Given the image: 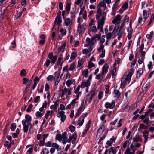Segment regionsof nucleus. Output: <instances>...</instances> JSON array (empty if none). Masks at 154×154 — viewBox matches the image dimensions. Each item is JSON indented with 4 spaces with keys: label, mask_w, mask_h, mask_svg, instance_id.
<instances>
[{
    "label": "nucleus",
    "mask_w": 154,
    "mask_h": 154,
    "mask_svg": "<svg viewBox=\"0 0 154 154\" xmlns=\"http://www.w3.org/2000/svg\"><path fill=\"white\" fill-rule=\"evenodd\" d=\"M65 106H60L58 109V112L57 116L59 118L61 117L60 120L62 122H63L66 119V116L64 115L65 112L62 110H65Z\"/></svg>",
    "instance_id": "1"
},
{
    "label": "nucleus",
    "mask_w": 154,
    "mask_h": 154,
    "mask_svg": "<svg viewBox=\"0 0 154 154\" xmlns=\"http://www.w3.org/2000/svg\"><path fill=\"white\" fill-rule=\"evenodd\" d=\"M86 28V26L85 23H83L82 25H78L77 31L79 34H80L84 32Z\"/></svg>",
    "instance_id": "2"
},
{
    "label": "nucleus",
    "mask_w": 154,
    "mask_h": 154,
    "mask_svg": "<svg viewBox=\"0 0 154 154\" xmlns=\"http://www.w3.org/2000/svg\"><path fill=\"white\" fill-rule=\"evenodd\" d=\"M105 20V18L103 16L102 17L101 20H99V19L97 21V28L98 29H100V28H103V26Z\"/></svg>",
    "instance_id": "3"
},
{
    "label": "nucleus",
    "mask_w": 154,
    "mask_h": 154,
    "mask_svg": "<svg viewBox=\"0 0 154 154\" xmlns=\"http://www.w3.org/2000/svg\"><path fill=\"white\" fill-rule=\"evenodd\" d=\"M109 66L107 63L106 64L103 66L101 72V77H103L108 72V70Z\"/></svg>",
    "instance_id": "4"
},
{
    "label": "nucleus",
    "mask_w": 154,
    "mask_h": 154,
    "mask_svg": "<svg viewBox=\"0 0 154 154\" xmlns=\"http://www.w3.org/2000/svg\"><path fill=\"white\" fill-rule=\"evenodd\" d=\"M123 32V30L119 29V27L118 26H115L113 32V33L114 35L116 34L117 33V35H122Z\"/></svg>",
    "instance_id": "5"
},
{
    "label": "nucleus",
    "mask_w": 154,
    "mask_h": 154,
    "mask_svg": "<svg viewBox=\"0 0 154 154\" xmlns=\"http://www.w3.org/2000/svg\"><path fill=\"white\" fill-rule=\"evenodd\" d=\"M97 38V35L93 36L91 39H90V38H87L86 39V41L88 43L89 45H91L93 44L94 42L95 39Z\"/></svg>",
    "instance_id": "6"
},
{
    "label": "nucleus",
    "mask_w": 154,
    "mask_h": 154,
    "mask_svg": "<svg viewBox=\"0 0 154 154\" xmlns=\"http://www.w3.org/2000/svg\"><path fill=\"white\" fill-rule=\"evenodd\" d=\"M121 20L120 15L119 14L116 16L112 20V23L115 25L118 24L120 23Z\"/></svg>",
    "instance_id": "7"
},
{
    "label": "nucleus",
    "mask_w": 154,
    "mask_h": 154,
    "mask_svg": "<svg viewBox=\"0 0 154 154\" xmlns=\"http://www.w3.org/2000/svg\"><path fill=\"white\" fill-rule=\"evenodd\" d=\"M90 82L89 80H88L85 81L83 80L81 84V87L82 88H83L85 86L88 87L90 85Z\"/></svg>",
    "instance_id": "8"
},
{
    "label": "nucleus",
    "mask_w": 154,
    "mask_h": 154,
    "mask_svg": "<svg viewBox=\"0 0 154 154\" xmlns=\"http://www.w3.org/2000/svg\"><path fill=\"white\" fill-rule=\"evenodd\" d=\"M22 123L23 126V131L25 133H27L28 129V126L26 125V120L23 119L22 121Z\"/></svg>",
    "instance_id": "9"
},
{
    "label": "nucleus",
    "mask_w": 154,
    "mask_h": 154,
    "mask_svg": "<svg viewBox=\"0 0 154 154\" xmlns=\"http://www.w3.org/2000/svg\"><path fill=\"white\" fill-rule=\"evenodd\" d=\"M102 13L101 8L100 7L98 8L97 12V14L96 16V19L98 20L101 16Z\"/></svg>",
    "instance_id": "10"
},
{
    "label": "nucleus",
    "mask_w": 154,
    "mask_h": 154,
    "mask_svg": "<svg viewBox=\"0 0 154 154\" xmlns=\"http://www.w3.org/2000/svg\"><path fill=\"white\" fill-rule=\"evenodd\" d=\"M143 18L144 22H145L146 20L149 17V14L148 11L146 10H144L143 11Z\"/></svg>",
    "instance_id": "11"
},
{
    "label": "nucleus",
    "mask_w": 154,
    "mask_h": 154,
    "mask_svg": "<svg viewBox=\"0 0 154 154\" xmlns=\"http://www.w3.org/2000/svg\"><path fill=\"white\" fill-rule=\"evenodd\" d=\"M104 126V125L103 124H102L100 125V128L98 129L97 134L98 135L100 136L102 133L104 131V130H103L102 127Z\"/></svg>",
    "instance_id": "12"
},
{
    "label": "nucleus",
    "mask_w": 154,
    "mask_h": 154,
    "mask_svg": "<svg viewBox=\"0 0 154 154\" xmlns=\"http://www.w3.org/2000/svg\"><path fill=\"white\" fill-rule=\"evenodd\" d=\"M143 70L142 68L139 69L137 72V77L140 78L143 73Z\"/></svg>",
    "instance_id": "13"
},
{
    "label": "nucleus",
    "mask_w": 154,
    "mask_h": 154,
    "mask_svg": "<svg viewBox=\"0 0 154 154\" xmlns=\"http://www.w3.org/2000/svg\"><path fill=\"white\" fill-rule=\"evenodd\" d=\"M66 43H65L61 45L58 49V52L62 51V53L64 52L65 51V48L66 46Z\"/></svg>",
    "instance_id": "14"
},
{
    "label": "nucleus",
    "mask_w": 154,
    "mask_h": 154,
    "mask_svg": "<svg viewBox=\"0 0 154 154\" xmlns=\"http://www.w3.org/2000/svg\"><path fill=\"white\" fill-rule=\"evenodd\" d=\"M97 92V90H92L90 94L88 95H89L90 97L93 98L95 96Z\"/></svg>",
    "instance_id": "15"
},
{
    "label": "nucleus",
    "mask_w": 154,
    "mask_h": 154,
    "mask_svg": "<svg viewBox=\"0 0 154 154\" xmlns=\"http://www.w3.org/2000/svg\"><path fill=\"white\" fill-rule=\"evenodd\" d=\"M62 22V20L61 19V17H58L57 18V17H56L55 21V24L56 23L57 24L59 25Z\"/></svg>",
    "instance_id": "16"
},
{
    "label": "nucleus",
    "mask_w": 154,
    "mask_h": 154,
    "mask_svg": "<svg viewBox=\"0 0 154 154\" xmlns=\"http://www.w3.org/2000/svg\"><path fill=\"white\" fill-rule=\"evenodd\" d=\"M10 124V121L9 120H8L7 121V123L6 124V126L4 130L3 131V134L5 135L6 134L7 131L8 130V126Z\"/></svg>",
    "instance_id": "17"
},
{
    "label": "nucleus",
    "mask_w": 154,
    "mask_h": 154,
    "mask_svg": "<svg viewBox=\"0 0 154 154\" xmlns=\"http://www.w3.org/2000/svg\"><path fill=\"white\" fill-rule=\"evenodd\" d=\"M114 94H115L114 97L117 98H119L120 96V93L119 92V91L118 90L115 89L114 91Z\"/></svg>",
    "instance_id": "18"
},
{
    "label": "nucleus",
    "mask_w": 154,
    "mask_h": 154,
    "mask_svg": "<svg viewBox=\"0 0 154 154\" xmlns=\"http://www.w3.org/2000/svg\"><path fill=\"white\" fill-rule=\"evenodd\" d=\"M134 152L131 151V149L130 148H128L125 152V154H134Z\"/></svg>",
    "instance_id": "19"
},
{
    "label": "nucleus",
    "mask_w": 154,
    "mask_h": 154,
    "mask_svg": "<svg viewBox=\"0 0 154 154\" xmlns=\"http://www.w3.org/2000/svg\"><path fill=\"white\" fill-rule=\"evenodd\" d=\"M77 53L76 52L73 51L71 53L70 59L71 60L74 59L77 56Z\"/></svg>",
    "instance_id": "20"
},
{
    "label": "nucleus",
    "mask_w": 154,
    "mask_h": 154,
    "mask_svg": "<svg viewBox=\"0 0 154 154\" xmlns=\"http://www.w3.org/2000/svg\"><path fill=\"white\" fill-rule=\"evenodd\" d=\"M92 98L90 97L89 95H87L86 97V98L85 100V102L87 103H89L91 101Z\"/></svg>",
    "instance_id": "21"
},
{
    "label": "nucleus",
    "mask_w": 154,
    "mask_h": 154,
    "mask_svg": "<svg viewBox=\"0 0 154 154\" xmlns=\"http://www.w3.org/2000/svg\"><path fill=\"white\" fill-rule=\"evenodd\" d=\"M76 65V63L75 62L73 63L71 65V66L69 68V69L70 71L72 70L75 67Z\"/></svg>",
    "instance_id": "22"
},
{
    "label": "nucleus",
    "mask_w": 154,
    "mask_h": 154,
    "mask_svg": "<svg viewBox=\"0 0 154 154\" xmlns=\"http://www.w3.org/2000/svg\"><path fill=\"white\" fill-rule=\"evenodd\" d=\"M140 140V138L139 136L136 135L133 138V142H137L139 141Z\"/></svg>",
    "instance_id": "23"
},
{
    "label": "nucleus",
    "mask_w": 154,
    "mask_h": 154,
    "mask_svg": "<svg viewBox=\"0 0 154 154\" xmlns=\"http://www.w3.org/2000/svg\"><path fill=\"white\" fill-rule=\"evenodd\" d=\"M149 84H147L146 85H143L142 87L143 89H144V92H146L147 90L148 87L149 86Z\"/></svg>",
    "instance_id": "24"
},
{
    "label": "nucleus",
    "mask_w": 154,
    "mask_h": 154,
    "mask_svg": "<svg viewBox=\"0 0 154 154\" xmlns=\"http://www.w3.org/2000/svg\"><path fill=\"white\" fill-rule=\"evenodd\" d=\"M25 120H26V122H31L32 120L31 117L29 115H27L25 116Z\"/></svg>",
    "instance_id": "25"
},
{
    "label": "nucleus",
    "mask_w": 154,
    "mask_h": 154,
    "mask_svg": "<svg viewBox=\"0 0 154 154\" xmlns=\"http://www.w3.org/2000/svg\"><path fill=\"white\" fill-rule=\"evenodd\" d=\"M77 138V134L76 133H74L72 135L70 136L69 137V138H70L71 139V140L73 139V141L75 140Z\"/></svg>",
    "instance_id": "26"
},
{
    "label": "nucleus",
    "mask_w": 154,
    "mask_h": 154,
    "mask_svg": "<svg viewBox=\"0 0 154 154\" xmlns=\"http://www.w3.org/2000/svg\"><path fill=\"white\" fill-rule=\"evenodd\" d=\"M70 20L69 18H66L65 21V24L66 26H68L70 24Z\"/></svg>",
    "instance_id": "27"
},
{
    "label": "nucleus",
    "mask_w": 154,
    "mask_h": 154,
    "mask_svg": "<svg viewBox=\"0 0 154 154\" xmlns=\"http://www.w3.org/2000/svg\"><path fill=\"white\" fill-rule=\"evenodd\" d=\"M20 74L22 76H24L26 74V72L25 69H22L20 72Z\"/></svg>",
    "instance_id": "28"
},
{
    "label": "nucleus",
    "mask_w": 154,
    "mask_h": 154,
    "mask_svg": "<svg viewBox=\"0 0 154 154\" xmlns=\"http://www.w3.org/2000/svg\"><path fill=\"white\" fill-rule=\"evenodd\" d=\"M95 66V65L91 62V61H89L88 62V69H90L92 67H94Z\"/></svg>",
    "instance_id": "29"
},
{
    "label": "nucleus",
    "mask_w": 154,
    "mask_h": 154,
    "mask_svg": "<svg viewBox=\"0 0 154 154\" xmlns=\"http://www.w3.org/2000/svg\"><path fill=\"white\" fill-rule=\"evenodd\" d=\"M76 99H74L71 102L70 104H69L67 106H71V105L73 106L76 105V103H77L76 101Z\"/></svg>",
    "instance_id": "30"
},
{
    "label": "nucleus",
    "mask_w": 154,
    "mask_h": 154,
    "mask_svg": "<svg viewBox=\"0 0 154 154\" xmlns=\"http://www.w3.org/2000/svg\"><path fill=\"white\" fill-rule=\"evenodd\" d=\"M116 105V103L115 102L113 101H112L111 104H110L109 102H106L105 104V106H115Z\"/></svg>",
    "instance_id": "31"
},
{
    "label": "nucleus",
    "mask_w": 154,
    "mask_h": 154,
    "mask_svg": "<svg viewBox=\"0 0 154 154\" xmlns=\"http://www.w3.org/2000/svg\"><path fill=\"white\" fill-rule=\"evenodd\" d=\"M56 138L59 141H61L62 140V138L60 134H57L56 135Z\"/></svg>",
    "instance_id": "32"
},
{
    "label": "nucleus",
    "mask_w": 154,
    "mask_h": 154,
    "mask_svg": "<svg viewBox=\"0 0 154 154\" xmlns=\"http://www.w3.org/2000/svg\"><path fill=\"white\" fill-rule=\"evenodd\" d=\"M44 113H41L39 111H37L35 114L36 116L38 117H41L43 115Z\"/></svg>",
    "instance_id": "33"
},
{
    "label": "nucleus",
    "mask_w": 154,
    "mask_h": 154,
    "mask_svg": "<svg viewBox=\"0 0 154 154\" xmlns=\"http://www.w3.org/2000/svg\"><path fill=\"white\" fill-rule=\"evenodd\" d=\"M55 78H54L53 76L51 75H49L47 78V79L48 81H50L51 82L54 79H55Z\"/></svg>",
    "instance_id": "34"
},
{
    "label": "nucleus",
    "mask_w": 154,
    "mask_h": 154,
    "mask_svg": "<svg viewBox=\"0 0 154 154\" xmlns=\"http://www.w3.org/2000/svg\"><path fill=\"white\" fill-rule=\"evenodd\" d=\"M53 146L57 150L59 149H60L61 148V147L59 145H58L57 144L55 143H53Z\"/></svg>",
    "instance_id": "35"
},
{
    "label": "nucleus",
    "mask_w": 154,
    "mask_h": 154,
    "mask_svg": "<svg viewBox=\"0 0 154 154\" xmlns=\"http://www.w3.org/2000/svg\"><path fill=\"white\" fill-rule=\"evenodd\" d=\"M121 81L122 82H123L124 83H125V84L126 85H128V84L130 82L128 80H127L125 79L124 78H123L122 79H121Z\"/></svg>",
    "instance_id": "36"
},
{
    "label": "nucleus",
    "mask_w": 154,
    "mask_h": 154,
    "mask_svg": "<svg viewBox=\"0 0 154 154\" xmlns=\"http://www.w3.org/2000/svg\"><path fill=\"white\" fill-rule=\"evenodd\" d=\"M88 70L86 69L85 70H84L82 72V75L85 77H87L88 76Z\"/></svg>",
    "instance_id": "37"
},
{
    "label": "nucleus",
    "mask_w": 154,
    "mask_h": 154,
    "mask_svg": "<svg viewBox=\"0 0 154 154\" xmlns=\"http://www.w3.org/2000/svg\"><path fill=\"white\" fill-rule=\"evenodd\" d=\"M146 92H144V89H143L142 91L140 93V95H139L138 98L139 100H141L142 99V97L143 96L144 94Z\"/></svg>",
    "instance_id": "38"
},
{
    "label": "nucleus",
    "mask_w": 154,
    "mask_h": 154,
    "mask_svg": "<svg viewBox=\"0 0 154 154\" xmlns=\"http://www.w3.org/2000/svg\"><path fill=\"white\" fill-rule=\"evenodd\" d=\"M16 127V124L15 123H13L11 125V129L12 131H14Z\"/></svg>",
    "instance_id": "39"
},
{
    "label": "nucleus",
    "mask_w": 154,
    "mask_h": 154,
    "mask_svg": "<svg viewBox=\"0 0 154 154\" xmlns=\"http://www.w3.org/2000/svg\"><path fill=\"white\" fill-rule=\"evenodd\" d=\"M95 21H94L93 19H91V20L90 23H89L88 28H91V27L92 25L95 24Z\"/></svg>",
    "instance_id": "40"
},
{
    "label": "nucleus",
    "mask_w": 154,
    "mask_h": 154,
    "mask_svg": "<svg viewBox=\"0 0 154 154\" xmlns=\"http://www.w3.org/2000/svg\"><path fill=\"white\" fill-rule=\"evenodd\" d=\"M133 145L132 143H131L130 145V148L132 151L134 152L135 153V151L136 150V148Z\"/></svg>",
    "instance_id": "41"
},
{
    "label": "nucleus",
    "mask_w": 154,
    "mask_h": 154,
    "mask_svg": "<svg viewBox=\"0 0 154 154\" xmlns=\"http://www.w3.org/2000/svg\"><path fill=\"white\" fill-rule=\"evenodd\" d=\"M60 32L62 33V34L64 35H66V31L65 29H63V28H61L60 30Z\"/></svg>",
    "instance_id": "42"
},
{
    "label": "nucleus",
    "mask_w": 154,
    "mask_h": 154,
    "mask_svg": "<svg viewBox=\"0 0 154 154\" xmlns=\"http://www.w3.org/2000/svg\"><path fill=\"white\" fill-rule=\"evenodd\" d=\"M62 59V58L61 57H60L58 58V61L57 63V64L58 65L62 66L63 63L61 62V61Z\"/></svg>",
    "instance_id": "43"
},
{
    "label": "nucleus",
    "mask_w": 154,
    "mask_h": 154,
    "mask_svg": "<svg viewBox=\"0 0 154 154\" xmlns=\"http://www.w3.org/2000/svg\"><path fill=\"white\" fill-rule=\"evenodd\" d=\"M67 91H68V89L67 88H65L64 89L62 90V93L61 96H62L64 95L65 94H66V93Z\"/></svg>",
    "instance_id": "44"
},
{
    "label": "nucleus",
    "mask_w": 154,
    "mask_h": 154,
    "mask_svg": "<svg viewBox=\"0 0 154 154\" xmlns=\"http://www.w3.org/2000/svg\"><path fill=\"white\" fill-rule=\"evenodd\" d=\"M71 5L70 4L68 3L66 4V10L67 11L69 12L70 9Z\"/></svg>",
    "instance_id": "45"
},
{
    "label": "nucleus",
    "mask_w": 154,
    "mask_h": 154,
    "mask_svg": "<svg viewBox=\"0 0 154 154\" xmlns=\"http://www.w3.org/2000/svg\"><path fill=\"white\" fill-rule=\"evenodd\" d=\"M54 75H55V76H56V75H58L57 77V78L56 79V81H57V82H59L60 81V78H61V77H60V76L59 75H58V72H56L55 73H54Z\"/></svg>",
    "instance_id": "46"
},
{
    "label": "nucleus",
    "mask_w": 154,
    "mask_h": 154,
    "mask_svg": "<svg viewBox=\"0 0 154 154\" xmlns=\"http://www.w3.org/2000/svg\"><path fill=\"white\" fill-rule=\"evenodd\" d=\"M83 63V62L82 60H79L78 61V64L77 66L80 67Z\"/></svg>",
    "instance_id": "47"
},
{
    "label": "nucleus",
    "mask_w": 154,
    "mask_h": 154,
    "mask_svg": "<svg viewBox=\"0 0 154 154\" xmlns=\"http://www.w3.org/2000/svg\"><path fill=\"white\" fill-rule=\"evenodd\" d=\"M113 33H109L106 35V38L108 39H110L112 36L113 35Z\"/></svg>",
    "instance_id": "48"
},
{
    "label": "nucleus",
    "mask_w": 154,
    "mask_h": 154,
    "mask_svg": "<svg viewBox=\"0 0 154 154\" xmlns=\"http://www.w3.org/2000/svg\"><path fill=\"white\" fill-rule=\"evenodd\" d=\"M140 128L142 129L144 128L145 129H147V127L143 124H141L140 125Z\"/></svg>",
    "instance_id": "49"
},
{
    "label": "nucleus",
    "mask_w": 154,
    "mask_h": 154,
    "mask_svg": "<svg viewBox=\"0 0 154 154\" xmlns=\"http://www.w3.org/2000/svg\"><path fill=\"white\" fill-rule=\"evenodd\" d=\"M69 129L70 130V131L71 132H73L75 130V127L71 125H70L69 127Z\"/></svg>",
    "instance_id": "50"
},
{
    "label": "nucleus",
    "mask_w": 154,
    "mask_h": 154,
    "mask_svg": "<svg viewBox=\"0 0 154 154\" xmlns=\"http://www.w3.org/2000/svg\"><path fill=\"white\" fill-rule=\"evenodd\" d=\"M57 58V56H54L51 59H50L52 60V63L53 64H54L56 62Z\"/></svg>",
    "instance_id": "51"
},
{
    "label": "nucleus",
    "mask_w": 154,
    "mask_h": 154,
    "mask_svg": "<svg viewBox=\"0 0 154 154\" xmlns=\"http://www.w3.org/2000/svg\"><path fill=\"white\" fill-rule=\"evenodd\" d=\"M30 86L27 85L26 86V88H25L24 91H23V93L24 94H26L27 91L29 90Z\"/></svg>",
    "instance_id": "52"
},
{
    "label": "nucleus",
    "mask_w": 154,
    "mask_h": 154,
    "mask_svg": "<svg viewBox=\"0 0 154 154\" xmlns=\"http://www.w3.org/2000/svg\"><path fill=\"white\" fill-rule=\"evenodd\" d=\"M131 74H128L127 77L125 78V79L127 80L130 82V80L131 78Z\"/></svg>",
    "instance_id": "53"
},
{
    "label": "nucleus",
    "mask_w": 154,
    "mask_h": 154,
    "mask_svg": "<svg viewBox=\"0 0 154 154\" xmlns=\"http://www.w3.org/2000/svg\"><path fill=\"white\" fill-rule=\"evenodd\" d=\"M83 0H77V1L75 2V4L77 5H79L80 3L82 4L83 3Z\"/></svg>",
    "instance_id": "54"
},
{
    "label": "nucleus",
    "mask_w": 154,
    "mask_h": 154,
    "mask_svg": "<svg viewBox=\"0 0 154 154\" xmlns=\"http://www.w3.org/2000/svg\"><path fill=\"white\" fill-rule=\"evenodd\" d=\"M153 33V32H151L149 34H147L146 35L147 38L148 39H150L152 37Z\"/></svg>",
    "instance_id": "55"
},
{
    "label": "nucleus",
    "mask_w": 154,
    "mask_h": 154,
    "mask_svg": "<svg viewBox=\"0 0 154 154\" xmlns=\"http://www.w3.org/2000/svg\"><path fill=\"white\" fill-rule=\"evenodd\" d=\"M103 93L102 91L99 92L98 95V98L99 99H101L103 97Z\"/></svg>",
    "instance_id": "56"
},
{
    "label": "nucleus",
    "mask_w": 154,
    "mask_h": 154,
    "mask_svg": "<svg viewBox=\"0 0 154 154\" xmlns=\"http://www.w3.org/2000/svg\"><path fill=\"white\" fill-rule=\"evenodd\" d=\"M40 97L39 96H37L34 99V102L35 103H37L38 101L39 100Z\"/></svg>",
    "instance_id": "57"
},
{
    "label": "nucleus",
    "mask_w": 154,
    "mask_h": 154,
    "mask_svg": "<svg viewBox=\"0 0 154 154\" xmlns=\"http://www.w3.org/2000/svg\"><path fill=\"white\" fill-rule=\"evenodd\" d=\"M45 146L47 147H51L52 146L51 143L50 141H48L45 144Z\"/></svg>",
    "instance_id": "58"
},
{
    "label": "nucleus",
    "mask_w": 154,
    "mask_h": 154,
    "mask_svg": "<svg viewBox=\"0 0 154 154\" xmlns=\"http://www.w3.org/2000/svg\"><path fill=\"white\" fill-rule=\"evenodd\" d=\"M51 63V61L49 59H47L45 65L47 67L48 66L50 63Z\"/></svg>",
    "instance_id": "59"
},
{
    "label": "nucleus",
    "mask_w": 154,
    "mask_h": 154,
    "mask_svg": "<svg viewBox=\"0 0 154 154\" xmlns=\"http://www.w3.org/2000/svg\"><path fill=\"white\" fill-rule=\"evenodd\" d=\"M104 62V60L103 59H101L100 60L98 63V64L100 65H102Z\"/></svg>",
    "instance_id": "60"
},
{
    "label": "nucleus",
    "mask_w": 154,
    "mask_h": 154,
    "mask_svg": "<svg viewBox=\"0 0 154 154\" xmlns=\"http://www.w3.org/2000/svg\"><path fill=\"white\" fill-rule=\"evenodd\" d=\"M105 50H103L102 51L101 55H100V57L101 58L104 57L105 56Z\"/></svg>",
    "instance_id": "61"
},
{
    "label": "nucleus",
    "mask_w": 154,
    "mask_h": 154,
    "mask_svg": "<svg viewBox=\"0 0 154 154\" xmlns=\"http://www.w3.org/2000/svg\"><path fill=\"white\" fill-rule=\"evenodd\" d=\"M122 109L126 111H129L130 109V106H122Z\"/></svg>",
    "instance_id": "62"
},
{
    "label": "nucleus",
    "mask_w": 154,
    "mask_h": 154,
    "mask_svg": "<svg viewBox=\"0 0 154 154\" xmlns=\"http://www.w3.org/2000/svg\"><path fill=\"white\" fill-rule=\"evenodd\" d=\"M63 140L62 139V143L63 144H65L67 142V137L66 138H62Z\"/></svg>",
    "instance_id": "63"
},
{
    "label": "nucleus",
    "mask_w": 154,
    "mask_h": 154,
    "mask_svg": "<svg viewBox=\"0 0 154 154\" xmlns=\"http://www.w3.org/2000/svg\"><path fill=\"white\" fill-rule=\"evenodd\" d=\"M11 45L13 48H15L16 46L15 40H14L11 43Z\"/></svg>",
    "instance_id": "64"
}]
</instances>
